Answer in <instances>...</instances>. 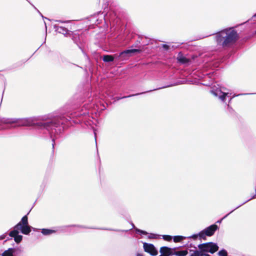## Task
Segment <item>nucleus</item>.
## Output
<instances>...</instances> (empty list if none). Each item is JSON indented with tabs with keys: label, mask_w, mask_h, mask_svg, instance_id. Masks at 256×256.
Segmentation results:
<instances>
[{
	"label": "nucleus",
	"mask_w": 256,
	"mask_h": 256,
	"mask_svg": "<svg viewBox=\"0 0 256 256\" xmlns=\"http://www.w3.org/2000/svg\"><path fill=\"white\" fill-rule=\"evenodd\" d=\"M238 38V34L235 30L230 28L222 31L216 36L217 42L222 46H226L235 42Z\"/></svg>",
	"instance_id": "1"
},
{
	"label": "nucleus",
	"mask_w": 256,
	"mask_h": 256,
	"mask_svg": "<svg viewBox=\"0 0 256 256\" xmlns=\"http://www.w3.org/2000/svg\"><path fill=\"white\" fill-rule=\"evenodd\" d=\"M14 228L18 230H20L21 232L24 234H28L30 232V228L28 226L26 216L22 218L21 221L14 226Z\"/></svg>",
	"instance_id": "2"
},
{
	"label": "nucleus",
	"mask_w": 256,
	"mask_h": 256,
	"mask_svg": "<svg viewBox=\"0 0 256 256\" xmlns=\"http://www.w3.org/2000/svg\"><path fill=\"white\" fill-rule=\"evenodd\" d=\"M200 250L206 252H210L213 254L218 250V246L214 243L208 242L200 244L198 246Z\"/></svg>",
	"instance_id": "3"
},
{
	"label": "nucleus",
	"mask_w": 256,
	"mask_h": 256,
	"mask_svg": "<svg viewBox=\"0 0 256 256\" xmlns=\"http://www.w3.org/2000/svg\"><path fill=\"white\" fill-rule=\"evenodd\" d=\"M217 228L216 225H212L204 229V230L202 231L199 233L198 236L200 238L205 239L206 236H212L214 232L216 230Z\"/></svg>",
	"instance_id": "4"
},
{
	"label": "nucleus",
	"mask_w": 256,
	"mask_h": 256,
	"mask_svg": "<svg viewBox=\"0 0 256 256\" xmlns=\"http://www.w3.org/2000/svg\"><path fill=\"white\" fill-rule=\"evenodd\" d=\"M144 251L149 253L152 256H155L158 254V251L154 246L150 244L144 243Z\"/></svg>",
	"instance_id": "5"
},
{
	"label": "nucleus",
	"mask_w": 256,
	"mask_h": 256,
	"mask_svg": "<svg viewBox=\"0 0 256 256\" xmlns=\"http://www.w3.org/2000/svg\"><path fill=\"white\" fill-rule=\"evenodd\" d=\"M34 118H28L18 120V126H31L34 124Z\"/></svg>",
	"instance_id": "6"
},
{
	"label": "nucleus",
	"mask_w": 256,
	"mask_h": 256,
	"mask_svg": "<svg viewBox=\"0 0 256 256\" xmlns=\"http://www.w3.org/2000/svg\"><path fill=\"white\" fill-rule=\"evenodd\" d=\"M140 52V50L138 49L128 50L122 52L120 54V56H122L126 58L132 56L134 53Z\"/></svg>",
	"instance_id": "7"
},
{
	"label": "nucleus",
	"mask_w": 256,
	"mask_h": 256,
	"mask_svg": "<svg viewBox=\"0 0 256 256\" xmlns=\"http://www.w3.org/2000/svg\"><path fill=\"white\" fill-rule=\"evenodd\" d=\"M18 230L16 228H14V230L10 233V236L12 237H14V241L17 243L20 242L22 238V236L18 235Z\"/></svg>",
	"instance_id": "8"
},
{
	"label": "nucleus",
	"mask_w": 256,
	"mask_h": 256,
	"mask_svg": "<svg viewBox=\"0 0 256 256\" xmlns=\"http://www.w3.org/2000/svg\"><path fill=\"white\" fill-rule=\"evenodd\" d=\"M160 254L164 256H170L173 254L172 250L166 246L162 247L160 248Z\"/></svg>",
	"instance_id": "9"
},
{
	"label": "nucleus",
	"mask_w": 256,
	"mask_h": 256,
	"mask_svg": "<svg viewBox=\"0 0 256 256\" xmlns=\"http://www.w3.org/2000/svg\"><path fill=\"white\" fill-rule=\"evenodd\" d=\"M54 26L56 28H58L56 30H57L58 32L62 33L64 34H67L66 30L63 28L62 26H60V23L54 24Z\"/></svg>",
	"instance_id": "10"
},
{
	"label": "nucleus",
	"mask_w": 256,
	"mask_h": 256,
	"mask_svg": "<svg viewBox=\"0 0 256 256\" xmlns=\"http://www.w3.org/2000/svg\"><path fill=\"white\" fill-rule=\"evenodd\" d=\"M212 92L215 96H218L220 95V96H219L220 98L222 100H224L225 99L226 96L228 94V93H225V92H222L220 90H219L218 92Z\"/></svg>",
	"instance_id": "11"
},
{
	"label": "nucleus",
	"mask_w": 256,
	"mask_h": 256,
	"mask_svg": "<svg viewBox=\"0 0 256 256\" xmlns=\"http://www.w3.org/2000/svg\"><path fill=\"white\" fill-rule=\"evenodd\" d=\"M14 252L15 250L14 248H9L4 252L2 256H14Z\"/></svg>",
	"instance_id": "12"
},
{
	"label": "nucleus",
	"mask_w": 256,
	"mask_h": 256,
	"mask_svg": "<svg viewBox=\"0 0 256 256\" xmlns=\"http://www.w3.org/2000/svg\"><path fill=\"white\" fill-rule=\"evenodd\" d=\"M114 60V58L110 55H106L103 57V60L105 62H112Z\"/></svg>",
	"instance_id": "13"
},
{
	"label": "nucleus",
	"mask_w": 256,
	"mask_h": 256,
	"mask_svg": "<svg viewBox=\"0 0 256 256\" xmlns=\"http://www.w3.org/2000/svg\"><path fill=\"white\" fill-rule=\"evenodd\" d=\"M188 252L186 250L178 251L173 253V254H175L177 256H186Z\"/></svg>",
	"instance_id": "14"
},
{
	"label": "nucleus",
	"mask_w": 256,
	"mask_h": 256,
	"mask_svg": "<svg viewBox=\"0 0 256 256\" xmlns=\"http://www.w3.org/2000/svg\"><path fill=\"white\" fill-rule=\"evenodd\" d=\"M54 230H48V229H43L42 231V232L45 235L50 234H52L54 232Z\"/></svg>",
	"instance_id": "15"
},
{
	"label": "nucleus",
	"mask_w": 256,
	"mask_h": 256,
	"mask_svg": "<svg viewBox=\"0 0 256 256\" xmlns=\"http://www.w3.org/2000/svg\"><path fill=\"white\" fill-rule=\"evenodd\" d=\"M184 237L182 236H176L174 237V240L175 242H178L184 239Z\"/></svg>",
	"instance_id": "16"
},
{
	"label": "nucleus",
	"mask_w": 256,
	"mask_h": 256,
	"mask_svg": "<svg viewBox=\"0 0 256 256\" xmlns=\"http://www.w3.org/2000/svg\"><path fill=\"white\" fill-rule=\"evenodd\" d=\"M218 255H219V256H226L227 252L226 250H222L218 252Z\"/></svg>",
	"instance_id": "17"
},
{
	"label": "nucleus",
	"mask_w": 256,
	"mask_h": 256,
	"mask_svg": "<svg viewBox=\"0 0 256 256\" xmlns=\"http://www.w3.org/2000/svg\"><path fill=\"white\" fill-rule=\"evenodd\" d=\"M178 60L179 61L184 63L186 62H187V60L186 58L180 57V56L178 57Z\"/></svg>",
	"instance_id": "18"
},
{
	"label": "nucleus",
	"mask_w": 256,
	"mask_h": 256,
	"mask_svg": "<svg viewBox=\"0 0 256 256\" xmlns=\"http://www.w3.org/2000/svg\"><path fill=\"white\" fill-rule=\"evenodd\" d=\"M163 238L164 240L167 241H170L172 240V237L170 236L164 235L163 236Z\"/></svg>",
	"instance_id": "19"
},
{
	"label": "nucleus",
	"mask_w": 256,
	"mask_h": 256,
	"mask_svg": "<svg viewBox=\"0 0 256 256\" xmlns=\"http://www.w3.org/2000/svg\"><path fill=\"white\" fill-rule=\"evenodd\" d=\"M190 256H200V250H196Z\"/></svg>",
	"instance_id": "20"
},
{
	"label": "nucleus",
	"mask_w": 256,
	"mask_h": 256,
	"mask_svg": "<svg viewBox=\"0 0 256 256\" xmlns=\"http://www.w3.org/2000/svg\"><path fill=\"white\" fill-rule=\"evenodd\" d=\"M200 256H210L209 254H206V252H202L200 250Z\"/></svg>",
	"instance_id": "21"
},
{
	"label": "nucleus",
	"mask_w": 256,
	"mask_h": 256,
	"mask_svg": "<svg viewBox=\"0 0 256 256\" xmlns=\"http://www.w3.org/2000/svg\"><path fill=\"white\" fill-rule=\"evenodd\" d=\"M138 232H140L141 234H146V232L144 231H143V230H137Z\"/></svg>",
	"instance_id": "22"
},
{
	"label": "nucleus",
	"mask_w": 256,
	"mask_h": 256,
	"mask_svg": "<svg viewBox=\"0 0 256 256\" xmlns=\"http://www.w3.org/2000/svg\"><path fill=\"white\" fill-rule=\"evenodd\" d=\"M162 47L165 49H168V46L166 44H163Z\"/></svg>",
	"instance_id": "23"
},
{
	"label": "nucleus",
	"mask_w": 256,
	"mask_h": 256,
	"mask_svg": "<svg viewBox=\"0 0 256 256\" xmlns=\"http://www.w3.org/2000/svg\"><path fill=\"white\" fill-rule=\"evenodd\" d=\"M136 256H142V255L140 254H138Z\"/></svg>",
	"instance_id": "24"
},
{
	"label": "nucleus",
	"mask_w": 256,
	"mask_h": 256,
	"mask_svg": "<svg viewBox=\"0 0 256 256\" xmlns=\"http://www.w3.org/2000/svg\"><path fill=\"white\" fill-rule=\"evenodd\" d=\"M193 237L196 238V236H194Z\"/></svg>",
	"instance_id": "25"
},
{
	"label": "nucleus",
	"mask_w": 256,
	"mask_h": 256,
	"mask_svg": "<svg viewBox=\"0 0 256 256\" xmlns=\"http://www.w3.org/2000/svg\"><path fill=\"white\" fill-rule=\"evenodd\" d=\"M253 16H256V14H254Z\"/></svg>",
	"instance_id": "26"
}]
</instances>
